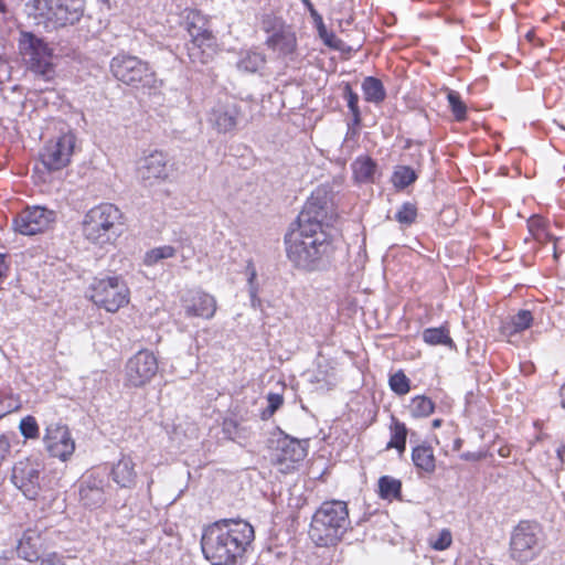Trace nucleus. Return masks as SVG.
Returning <instances> with one entry per match:
<instances>
[{
  "mask_svg": "<svg viewBox=\"0 0 565 565\" xmlns=\"http://www.w3.org/2000/svg\"><path fill=\"white\" fill-rule=\"evenodd\" d=\"M328 209L327 193L317 190L300 212L298 227L285 237L287 257L299 269H317L329 249L330 244L322 230Z\"/></svg>",
  "mask_w": 565,
  "mask_h": 565,
  "instance_id": "1",
  "label": "nucleus"
},
{
  "mask_svg": "<svg viewBox=\"0 0 565 565\" xmlns=\"http://www.w3.org/2000/svg\"><path fill=\"white\" fill-rule=\"evenodd\" d=\"M254 539L253 526L243 520H224L207 527L202 552L212 565H233Z\"/></svg>",
  "mask_w": 565,
  "mask_h": 565,
  "instance_id": "2",
  "label": "nucleus"
},
{
  "mask_svg": "<svg viewBox=\"0 0 565 565\" xmlns=\"http://www.w3.org/2000/svg\"><path fill=\"white\" fill-rule=\"evenodd\" d=\"M350 527L347 503L340 500L323 502L312 516L309 537L318 546L337 544Z\"/></svg>",
  "mask_w": 565,
  "mask_h": 565,
  "instance_id": "3",
  "label": "nucleus"
},
{
  "mask_svg": "<svg viewBox=\"0 0 565 565\" xmlns=\"http://www.w3.org/2000/svg\"><path fill=\"white\" fill-rule=\"evenodd\" d=\"M122 214L110 203L92 207L84 216L82 232L84 237L99 246L113 243L121 233Z\"/></svg>",
  "mask_w": 565,
  "mask_h": 565,
  "instance_id": "4",
  "label": "nucleus"
},
{
  "mask_svg": "<svg viewBox=\"0 0 565 565\" xmlns=\"http://www.w3.org/2000/svg\"><path fill=\"white\" fill-rule=\"evenodd\" d=\"M18 46L29 71L45 82H51L54 78L53 49L43 39L31 32L21 31Z\"/></svg>",
  "mask_w": 565,
  "mask_h": 565,
  "instance_id": "5",
  "label": "nucleus"
},
{
  "mask_svg": "<svg viewBox=\"0 0 565 565\" xmlns=\"http://www.w3.org/2000/svg\"><path fill=\"white\" fill-rule=\"evenodd\" d=\"M110 71L116 79L136 88L157 89L161 86L150 65L135 55L117 54L110 61Z\"/></svg>",
  "mask_w": 565,
  "mask_h": 565,
  "instance_id": "6",
  "label": "nucleus"
},
{
  "mask_svg": "<svg viewBox=\"0 0 565 565\" xmlns=\"http://www.w3.org/2000/svg\"><path fill=\"white\" fill-rule=\"evenodd\" d=\"M545 546V535L537 522L521 521L512 531L510 551L513 559L529 563L535 559Z\"/></svg>",
  "mask_w": 565,
  "mask_h": 565,
  "instance_id": "7",
  "label": "nucleus"
},
{
  "mask_svg": "<svg viewBox=\"0 0 565 565\" xmlns=\"http://www.w3.org/2000/svg\"><path fill=\"white\" fill-rule=\"evenodd\" d=\"M90 290L92 301L108 312H116L129 302V288L118 276L95 279Z\"/></svg>",
  "mask_w": 565,
  "mask_h": 565,
  "instance_id": "8",
  "label": "nucleus"
},
{
  "mask_svg": "<svg viewBox=\"0 0 565 565\" xmlns=\"http://www.w3.org/2000/svg\"><path fill=\"white\" fill-rule=\"evenodd\" d=\"M158 372V360L149 350H140L126 363V384L132 387L147 385Z\"/></svg>",
  "mask_w": 565,
  "mask_h": 565,
  "instance_id": "9",
  "label": "nucleus"
},
{
  "mask_svg": "<svg viewBox=\"0 0 565 565\" xmlns=\"http://www.w3.org/2000/svg\"><path fill=\"white\" fill-rule=\"evenodd\" d=\"M307 456V440L285 436L271 452V462L281 473H290Z\"/></svg>",
  "mask_w": 565,
  "mask_h": 565,
  "instance_id": "10",
  "label": "nucleus"
},
{
  "mask_svg": "<svg viewBox=\"0 0 565 565\" xmlns=\"http://www.w3.org/2000/svg\"><path fill=\"white\" fill-rule=\"evenodd\" d=\"M55 217V212L46 207H26L13 220V228L22 235H35L50 228Z\"/></svg>",
  "mask_w": 565,
  "mask_h": 565,
  "instance_id": "11",
  "label": "nucleus"
},
{
  "mask_svg": "<svg viewBox=\"0 0 565 565\" xmlns=\"http://www.w3.org/2000/svg\"><path fill=\"white\" fill-rule=\"evenodd\" d=\"M42 463L36 459L25 458L15 462L12 469L11 480L13 484L24 494L33 500L40 490V473Z\"/></svg>",
  "mask_w": 565,
  "mask_h": 565,
  "instance_id": "12",
  "label": "nucleus"
},
{
  "mask_svg": "<svg viewBox=\"0 0 565 565\" xmlns=\"http://www.w3.org/2000/svg\"><path fill=\"white\" fill-rule=\"evenodd\" d=\"M76 137L72 131L58 136L44 147L41 154L43 164L49 170H60L71 162L74 152Z\"/></svg>",
  "mask_w": 565,
  "mask_h": 565,
  "instance_id": "13",
  "label": "nucleus"
},
{
  "mask_svg": "<svg viewBox=\"0 0 565 565\" xmlns=\"http://www.w3.org/2000/svg\"><path fill=\"white\" fill-rule=\"evenodd\" d=\"M241 103L225 97L215 103L207 115L209 124L220 134L233 131L241 119Z\"/></svg>",
  "mask_w": 565,
  "mask_h": 565,
  "instance_id": "14",
  "label": "nucleus"
},
{
  "mask_svg": "<svg viewBox=\"0 0 565 565\" xmlns=\"http://www.w3.org/2000/svg\"><path fill=\"white\" fill-rule=\"evenodd\" d=\"M43 441L49 454L62 461L70 459L75 451V441L71 431L61 423H52L46 427Z\"/></svg>",
  "mask_w": 565,
  "mask_h": 565,
  "instance_id": "15",
  "label": "nucleus"
},
{
  "mask_svg": "<svg viewBox=\"0 0 565 565\" xmlns=\"http://www.w3.org/2000/svg\"><path fill=\"white\" fill-rule=\"evenodd\" d=\"M191 41L186 44L188 56L193 64H206L214 52V38L212 33L202 28H189Z\"/></svg>",
  "mask_w": 565,
  "mask_h": 565,
  "instance_id": "16",
  "label": "nucleus"
},
{
  "mask_svg": "<svg viewBox=\"0 0 565 565\" xmlns=\"http://www.w3.org/2000/svg\"><path fill=\"white\" fill-rule=\"evenodd\" d=\"M137 172L139 178L149 185L164 181L169 177L167 156L158 150L150 152L139 160Z\"/></svg>",
  "mask_w": 565,
  "mask_h": 565,
  "instance_id": "17",
  "label": "nucleus"
},
{
  "mask_svg": "<svg viewBox=\"0 0 565 565\" xmlns=\"http://www.w3.org/2000/svg\"><path fill=\"white\" fill-rule=\"evenodd\" d=\"M83 14L81 0H54L49 20H54L60 25L74 24Z\"/></svg>",
  "mask_w": 565,
  "mask_h": 565,
  "instance_id": "18",
  "label": "nucleus"
},
{
  "mask_svg": "<svg viewBox=\"0 0 565 565\" xmlns=\"http://www.w3.org/2000/svg\"><path fill=\"white\" fill-rule=\"evenodd\" d=\"M216 308L215 298L204 291H196L184 305L188 317H200L203 319L213 318Z\"/></svg>",
  "mask_w": 565,
  "mask_h": 565,
  "instance_id": "19",
  "label": "nucleus"
},
{
  "mask_svg": "<svg viewBox=\"0 0 565 565\" xmlns=\"http://www.w3.org/2000/svg\"><path fill=\"white\" fill-rule=\"evenodd\" d=\"M81 501L90 508H96L105 502L104 480L94 476H87L79 488Z\"/></svg>",
  "mask_w": 565,
  "mask_h": 565,
  "instance_id": "20",
  "label": "nucleus"
},
{
  "mask_svg": "<svg viewBox=\"0 0 565 565\" xmlns=\"http://www.w3.org/2000/svg\"><path fill=\"white\" fill-rule=\"evenodd\" d=\"M266 44L279 56H287L295 52L297 40L295 33L288 26H280L270 36L267 38Z\"/></svg>",
  "mask_w": 565,
  "mask_h": 565,
  "instance_id": "21",
  "label": "nucleus"
},
{
  "mask_svg": "<svg viewBox=\"0 0 565 565\" xmlns=\"http://www.w3.org/2000/svg\"><path fill=\"white\" fill-rule=\"evenodd\" d=\"M42 548V537L38 530L28 529L19 541L17 552L19 557L35 562L40 559L39 553Z\"/></svg>",
  "mask_w": 565,
  "mask_h": 565,
  "instance_id": "22",
  "label": "nucleus"
},
{
  "mask_svg": "<svg viewBox=\"0 0 565 565\" xmlns=\"http://www.w3.org/2000/svg\"><path fill=\"white\" fill-rule=\"evenodd\" d=\"M113 480L122 488H130L135 484L137 472L135 462L130 456L122 455L111 470Z\"/></svg>",
  "mask_w": 565,
  "mask_h": 565,
  "instance_id": "23",
  "label": "nucleus"
},
{
  "mask_svg": "<svg viewBox=\"0 0 565 565\" xmlns=\"http://www.w3.org/2000/svg\"><path fill=\"white\" fill-rule=\"evenodd\" d=\"M354 180L359 183H372L375 181L377 164L367 156H360L352 162Z\"/></svg>",
  "mask_w": 565,
  "mask_h": 565,
  "instance_id": "24",
  "label": "nucleus"
},
{
  "mask_svg": "<svg viewBox=\"0 0 565 565\" xmlns=\"http://www.w3.org/2000/svg\"><path fill=\"white\" fill-rule=\"evenodd\" d=\"M266 57L256 50L241 52L237 68L246 73H256L264 67Z\"/></svg>",
  "mask_w": 565,
  "mask_h": 565,
  "instance_id": "25",
  "label": "nucleus"
},
{
  "mask_svg": "<svg viewBox=\"0 0 565 565\" xmlns=\"http://www.w3.org/2000/svg\"><path fill=\"white\" fill-rule=\"evenodd\" d=\"M412 459L416 468L433 473L436 468L434 451L430 446L420 445L413 449Z\"/></svg>",
  "mask_w": 565,
  "mask_h": 565,
  "instance_id": "26",
  "label": "nucleus"
},
{
  "mask_svg": "<svg viewBox=\"0 0 565 565\" xmlns=\"http://www.w3.org/2000/svg\"><path fill=\"white\" fill-rule=\"evenodd\" d=\"M364 98L371 103H381L385 98V90L380 79L369 76L362 83Z\"/></svg>",
  "mask_w": 565,
  "mask_h": 565,
  "instance_id": "27",
  "label": "nucleus"
},
{
  "mask_svg": "<svg viewBox=\"0 0 565 565\" xmlns=\"http://www.w3.org/2000/svg\"><path fill=\"white\" fill-rule=\"evenodd\" d=\"M533 317L529 310H520L502 328L509 335L527 329L532 323Z\"/></svg>",
  "mask_w": 565,
  "mask_h": 565,
  "instance_id": "28",
  "label": "nucleus"
},
{
  "mask_svg": "<svg viewBox=\"0 0 565 565\" xmlns=\"http://www.w3.org/2000/svg\"><path fill=\"white\" fill-rule=\"evenodd\" d=\"M423 340L430 345L444 344L452 347V340L449 337V331L445 327L428 328L423 331Z\"/></svg>",
  "mask_w": 565,
  "mask_h": 565,
  "instance_id": "29",
  "label": "nucleus"
},
{
  "mask_svg": "<svg viewBox=\"0 0 565 565\" xmlns=\"http://www.w3.org/2000/svg\"><path fill=\"white\" fill-rule=\"evenodd\" d=\"M434 409L435 405L431 399L423 395L415 396L409 404V412L415 418L427 417Z\"/></svg>",
  "mask_w": 565,
  "mask_h": 565,
  "instance_id": "30",
  "label": "nucleus"
},
{
  "mask_svg": "<svg viewBox=\"0 0 565 565\" xmlns=\"http://www.w3.org/2000/svg\"><path fill=\"white\" fill-rule=\"evenodd\" d=\"M392 437L387 444L388 448H396L399 452L405 450L407 428L405 424L394 420L391 426Z\"/></svg>",
  "mask_w": 565,
  "mask_h": 565,
  "instance_id": "31",
  "label": "nucleus"
},
{
  "mask_svg": "<svg viewBox=\"0 0 565 565\" xmlns=\"http://www.w3.org/2000/svg\"><path fill=\"white\" fill-rule=\"evenodd\" d=\"M175 255V248L169 245L160 246L148 250L143 257L146 266H153L159 262L171 258Z\"/></svg>",
  "mask_w": 565,
  "mask_h": 565,
  "instance_id": "32",
  "label": "nucleus"
},
{
  "mask_svg": "<svg viewBox=\"0 0 565 565\" xmlns=\"http://www.w3.org/2000/svg\"><path fill=\"white\" fill-rule=\"evenodd\" d=\"M415 171L407 166H398L392 175V182L395 188L404 189L416 180Z\"/></svg>",
  "mask_w": 565,
  "mask_h": 565,
  "instance_id": "33",
  "label": "nucleus"
},
{
  "mask_svg": "<svg viewBox=\"0 0 565 565\" xmlns=\"http://www.w3.org/2000/svg\"><path fill=\"white\" fill-rule=\"evenodd\" d=\"M379 488L380 495L383 499H393L399 495L402 484L399 480L388 476H384L381 477L379 480Z\"/></svg>",
  "mask_w": 565,
  "mask_h": 565,
  "instance_id": "34",
  "label": "nucleus"
},
{
  "mask_svg": "<svg viewBox=\"0 0 565 565\" xmlns=\"http://www.w3.org/2000/svg\"><path fill=\"white\" fill-rule=\"evenodd\" d=\"M54 0H28L25 3L29 15L50 19Z\"/></svg>",
  "mask_w": 565,
  "mask_h": 565,
  "instance_id": "35",
  "label": "nucleus"
},
{
  "mask_svg": "<svg viewBox=\"0 0 565 565\" xmlns=\"http://www.w3.org/2000/svg\"><path fill=\"white\" fill-rule=\"evenodd\" d=\"M447 100H448L449 107H450L451 113L455 116L456 120H458V121L465 120L466 116H467V106L462 102L460 94L456 90L448 89L447 90Z\"/></svg>",
  "mask_w": 565,
  "mask_h": 565,
  "instance_id": "36",
  "label": "nucleus"
},
{
  "mask_svg": "<svg viewBox=\"0 0 565 565\" xmlns=\"http://www.w3.org/2000/svg\"><path fill=\"white\" fill-rule=\"evenodd\" d=\"M390 387L394 393L405 395L411 390L409 380L402 371H398L391 375Z\"/></svg>",
  "mask_w": 565,
  "mask_h": 565,
  "instance_id": "37",
  "label": "nucleus"
},
{
  "mask_svg": "<svg viewBox=\"0 0 565 565\" xmlns=\"http://www.w3.org/2000/svg\"><path fill=\"white\" fill-rule=\"evenodd\" d=\"M417 216V209L414 204L406 202L397 211L395 218L403 225H411Z\"/></svg>",
  "mask_w": 565,
  "mask_h": 565,
  "instance_id": "38",
  "label": "nucleus"
},
{
  "mask_svg": "<svg viewBox=\"0 0 565 565\" xmlns=\"http://www.w3.org/2000/svg\"><path fill=\"white\" fill-rule=\"evenodd\" d=\"M452 543L450 530L443 529L436 536L429 539V545L436 551H445Z\"/></svg>",
  "mask_w": 565,
  "mask_h": 565,
  "instance_id": "39",
  "label": "nucleus"
},
{
  "mask_svg": "<svg viewBox=\"0 0 565 565\" xmlns=\"http://www.w3.org/2000/svg\"><path fill=\"white\" fill-rule=\"evenodd\" d=\"M19 428H20L21 434L25 438L34 439V438H38V436H39V425H38L35 418L32 416H26V417L22 418L20 422Z\"/></svg>",
  "mask_w": 565,
  "mask_h": 565,
  "instance_id": "40",
  "label": "nucleus"
},
{
  "mask_svg": "<svg viewBox=\"0 0 565 565\" xmlns=\"http://www.w3.org/2000/svg\"><path fill=\"white\" fill-rule=\"evenodd\" d=\"M344 97L348 102V107L358 120L360 117V110L358 107L359 96L356 93H354L349 85L344 88Z\"/></svg>",
  "mask_w": 565,
  "mask_h": 565,
  "instance_id": "41",
  "label": "nucleus"
},
{
  "mask_svg": "<svg viewBox=\"0 0 565 565\" xmlns=\"http://www.w3.org/2000/svg\"><path fill=\"white\" fill-rule=\"evenodd\" d=\"M267 412L269 415H273L281 405H282V396L280 394L270 393L267 396Z\"/></svg>",
  "mask_w": 565,
  "mask_h": 565,
  "instance_id": "42",
  "label": "nucleus"
},
{
  "mask_svg": "<svg viewBox=\"0 0 565 565\" xmlns=\"http://www.w3.org/2000/svg\"><path fill=\"white\" fill-rule=\"evenodd\" d=\"M39 561V565H66L63 556L55 552L44 555Z\"/></svg>",
  "mask_w": 565,
  "mask_h": 565,
  "instance_id": "43",
  "label": "nucleus"
},
{
  "mask_svg": "<svg viewBox=\"0 0 565 565\" xmlns=\"http://www.w3.org/2000/svg\"><path fill=\"white\" fill-rule=\"evenodd\" d=\"M8 269V265L6 263V255L0 253V277H2Z\"/></svg>",
  "mask_w": 565,
  "mask_h": 565,
  "instance_id": "44",
  "label": "nucleus"
},
{
  "mask_svg": "<svg viewBox=\"0 0 565 565\" xmlns=\"http://www.w3.org/2000/svg\"><path fill=\"white\" fill-rule=\"evenodd\" d=\"M561 406L565 409V384L559 390Z\"/></svg>",
  "mask_w": 565,
  "mask_h": 565,
  "instance_id": "45",
  "label": "nucleus"
},
{
  "mask_svg": "<svg viewBox=\"0 0 565 565\" xmlns=\"http://www.w3.org/2000/svg\"><path fill=\"white\" fill-rule=\"evenodd\" d=\"M333 40H334L333 35L324 36L326 44H328L329 46L335 47V44L333 43Z\"/></svg>",
  "mask_w": 565,
  "mask_h": 565,
  "instance_id": "46",
  "label": "nucleus"
},
{
  "mask_svg": "<svg viewBox=\"0 0 565 565\" xmlns=\"http://www.w3.org/2000/svg\"><path fill=\"white\" fill-rule=\"evenodd\" d=\"M443 420L441 419H434L431 423L433 428H439L441 426Z\"/></svg>",
  "mask_w": 565,
  "mask_h": 565,
  "instance_id": "47",
  "label": "nucleus"
},
{
  "mask_svg": "<svg viewBox=\"0 0 565 565\" xmlns=\"http://www.w3.org/2000/svg\"><path fill=\"white\" fill-rule=\"evenodd\" d=\"M231 426H235L233 422H227V420H226V422H224V429H225V430H227V429H228V427H231Z\"/></svg>",
  "mask_w": 565,
  "mask_h": 565,
  "instance_id": "48",
  "label": "nucleus"
},
{
  "mask_svg": "<svg viewBox=\"0 0 565 565\" xmlns=\"http://www.w3.org/2000/svg\"><path fill=\"white\" fill-rule=\"evenodd\" d=\"M6 11V6L3 3L2 0H0V12H4Z\"/></svg>",
  "mask_w": 565,
  "mask_h": 565,
  "instance_id": "49",
  "label": "nucleus"
},
{
  "mask_svg": "<svg viewBox=\"0 0 565 565\" xmlns=\"http://www.w3.org/2000/svg\"><path fill=\"white\" fill-rule=\"evenodd\" d=\"M562 451H563V450H562L561 448H558V449H557V456H558V457H561V456H562Z\"/></svg>",
  "mask_w": 565,
  "mask_h": 565,
  "instance_id": "50",
  "label": "nucleus"
},
{
  "mask_svg": "<svg viewBox=\"0 0 565 565\" xmlns=\"http://www.w3.org/2000/svg\"><path fill=\"white\" fill-rule=\"evenodd\" d=\"M561 127L565 130V124H563Z\"/></svg>",
  "mask_w": 565,
  "mask_h": 565,
  "instance_id": "51",
  "label": "nucleus"
}]
</instances>
